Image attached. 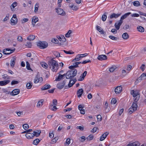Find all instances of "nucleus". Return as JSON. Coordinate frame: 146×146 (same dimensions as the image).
Listing matches in <instances>:
<instances>
[{
  "mask_svg": "<svg viewBox=\"0 0 146 146\" xmlns=\"http://www.w3.org/2000/svg\"><path fill=\"white\" fill-rule=\"evenodd\" d=\"M2 78L4 79H8L9 77L6 74H4L2 75Z\"/></svg>",
  "mask_w": 146,
  "mask_h": 146,
  "instance_id": "603ef678",
  "label": "nucleus"
},
{
  "mask_svg": "<svg viewBox=\"0 0 146 146\" xmlns=\"http://www.w3.org/2000/svg\"><path fill=\"white\" fill-rule=\"evenodd\" d=\"M64 52L66 54H73L74 53V52H72V51H67L65 50H63Z\"/></svg>",
  "mask_w": 146,
  "mask_h": 146,
  "instance_id": "4d7b16f0",
  "label": "nucleus"
},
{
  "mask_svg": "<svg viewBox=\"0 0 146 146\" xmlns=\"http://www.w3.org/2000/svg\"><path fill=\"white\" fill-rule=\"evenodd\" d=\"M122 88L121 86L117 87L114 89V92L116 94H118L120 93L122 91Z\"/></svg>",
  "mask_w": 146,
  "mask_h": 146,
  "instance_id": "9b49d317",
  "label": "nucleus"
},
{
  "mask_svg": "<svg viewBox=\"0 0 146 146\" xmlns=\"http://www.w3.org/2000/svg\"><path fill=\"white\" fill-rule=\"evenodd\" d=\"M38 17H37L34 16L32 19V25L33 27H34L36 23L38 22Z\"/></svg>",
  "mask_w": 146,
  "mask_h": 146,
  "instance_id": "412c9836",
  "label": "nucleus"
},
{
  "mask_svg": "<svg viewBox=\"0 0 146 146\" xmlns=\"http://www.w3.org/2000/svg\"><path fill=\"white\" fill-rule=\"evenodd\" d=\"M98 128L96 127H94L91 131V132H92L93 133L96 132Z\"/></svg>",
  "mask_w": 146,
  "mask_h": 146,
  "instance_id": "052dcab7",
  "label": "nucleus"
},
{
  "mask_svg": "<svg viewBox=\"0 0 146 146\" xmlns=\"http://www.w3.org/2000/svg\"><path fill=\"white\" fill-rule=\"evenodd\" d=\"M97 58L100 60L102 61L106 60L107 59V57L105 55L102 54L98 56Z\"/></svg>",
  "mask_w": 146,
  "mask_h": 146,
  "instance_id": "9d476101",
  "label": "nucleus"
},
{
  "mask_svg": "<svg viewBox=\"0 0 146 146\" xmlns=\"http://www.w3.org/2000/svg\"><path fill=\"white\" fill-rule=\"evenodd\" d=\"M117 100L113 98L112 99L111 103L113 104H115Z\"/></svg>",
  "mask_w": 146,
  "mask_h": 146,
  "instance_id": "338daca9",
  "label": "nucleus"
},
{
  "mask_svg": "<svg viewBox=\"0 0 146 146\" xmlns=\"http://www.w3.org/2000/svg\"><path fill=\"white\" fill-rule=\"evenodd\" d=\"M141 76L143 79V80L145 79L146 78V74L145 73H143L141 75Z\"/></svg>",
  "mask_w": 146,
  "mask_h": 146,
  "instance_id": "bf43d9fd",
  "label": "nucleus"
},
{
  "mask_svg": "<svg viewBox=\"0 0 146 146\" xmlns=\"http://www.w3.org/2000/svg\"><path fill=\"white\" fill-rule=\"evenodd\" d=\"M109 133L108 132H106L103 134L100 138V141L104 140L106 137L109 134Z\"/></svg>",
  "mask_w": 146,
  "mask_h": 146,
  "instance_id": "aec40b11",
  "label": "nucleus"
},
{
  "mask_svg": "<svg viewBox=\"0 0 146 146\" xmlns=\"http://www.w3.org/2000/svg\"><path fill=\"white\" fill-rule=\"evenodd\" d=\"M32 86V82H30L27 83L26 84V87L28 89H30Z\"/></svg>",
  "mask_w": 146,
  "mask_h": 146,
  "instance_id": "2f4dec72",
  "label": "nucleus"
},
{
  "mask_svg": "<svg viewBox=\"0 0 146 146\" xmlns=\"http://www.w3.org/2000/svg\"><path fill=\"white\" fill-rule=\"evenodd\" d=\"M51 86L49 84H46L42 86L41 89L42 90H44L49 89L50 88Z\"/></svg>",
  "mask_w": 146,
  "mask_h": 146,
  "instance_id": "5701e85b",
  "label": "nucleus"
},
{
  "mask_svg": "<svg viewBox=\"0 0 146 146\" xmlns=\"http://www.w3.org/2000/svg\"><path fill=\"white\" fill-rule=\"evenodd\" d=\"M57 104V100L56 99H54L52 101V104L50 105V109L52 111H56L57 109L56 108Z\"/></svg>",
  "mask_w": 146,
  "mask_h": 146,
  "instance_id": "20e7f679",
  "label": "nucleus"
},
{
  "mask_svg": "<svg viewBox=\"0 0 146 146\" xmlns=\"http://www.w3.org/2000/svg\"><path fill=\"white\" fill-rule=\"evenodd\" d=\"M51 41L52 42L55 44H57L59 42L58 39L56 38H52L51 40Z\"/></svg>",
  "mask_w": 146,
  "mask_h": 146,
  "instance_id": "de8ad7c7",
  "label": "nucleus"
},
{
  "mask_svg": "<svg viewBox=\"0 0 146 146\" xmlns=\"http://www.w3.org/2000/svg\"><path fill=\"white\" fill-rule=\"evenodd\" d=\"M28 48H30L32 46V43L30 42H28L25 45Z\"/></svg>",
  "mask_w": 146,
  "mask_h": 146,
  "instance_id": "6e6d98bb",
  "label": "nucleus"
},
{
  "mask_svg": "<svg viewBox=\"0 0 146 146\" xmlns=\"http://www.w3.org/2000/svg\"><path fill=\"white\" fill-rule=\"evenodd\" d=\"M23 127L25 129H27L29 127V126L27 124H25L23 125Z\"/></svg>",
  "mask_w": 146,
  "mask_h": 146,
  "instance_id": "13d9d810",
  "label": "nucleus"
},
{
  "mask_svg": "<svg viewBox=\"0 0 146 146\" xmlns=\"http://www.w3.org/2000/svg\"><path fill=\"white\" fill-rule=\"evenodd\" d=\"M48 64L49 68L52 71L55 72L57 71L58 68L57 62L52 58L48 61Z\"/></svg>",
  "mask_w": 146,
  "mask_h": 146,
  "instance_id": "f257e3e1",
  "label": "nucleus"
},
{
  "mask_svg": "<svg viewBox=\"0 0 146 146\" xmlns=\"http://www.w3.org/2000/svg\"><path fill=\"white\" fill-rule=\"evenodd\" d=\"M91 62V60H85L83 62H81L82 64H85L87 63L90 62Z\"/></svg>",
  "mask_w": 146,
  "mask_h": 146,
  "instance_id": "69168bd1",
  "label": "nucleus"
},
{
  "mask_svg": "<svg viewBox=\"0 0 146 146\" xmlns=\"http://www.w3.org/2000/svg\"><path fill=\"white\" fill-rule=\"evenodd\" d=\"M10 81V80H8L3 81H1V86L5 85L9 83Z\"/></svg>",
  "mask_w": 146,
  "mask_h": 146,
  "instance_id": "cd10ccee",
  "label": "nucleus"
},
{
  "mask_svg": "<svg viewBox=\"0 0 146 146\" xmlns=\"http://www.w3.org/2000/svg\"><path fill=\"white\" fill-rule=\"evenodd\" d=\"M35 36L34 35H30L27 37V40L29 41H32L35 38Z\"/></svg>",
  "mask_w": 146,
  "mask_h": 146,
  "instance_id": "c756f323",
  "label": "nucleus"
},
{
  "mask_svg": "<svg viewBox=\"0 0 146 146\" xmlns=\"http://www.w3.org/2000/svg\"><path fill=\"white\" fill-rule=\"evenodd\" d=\"M83 58V56L80 55V54H78L76 57L75 58L73 59L72 61L75 62L80 60L81 58Z\"/></svg>",
  "mask_w": 146,
  "mask_h": 146,
  "instance_id": "4be33fe9",
  "label": "nucleus"
},
{
  "mask_svg": "<svg viewBox=\"0 0 146 146\" xmlns=\"http://www.w3.org/2000/svg\"><path fill=\"white\" fill-rule=\"evenodd\" d=\"M66 82V80H65L62 82H59L57 85V88L60 90L62 89L65 86Z\"/></svg>",
  "mask_w": 146,
  "mask_h": 146,
  "instance_id": "0eeeda50",
  "label": "nucleus"
},
{
  "mask_svg": "<svg viewBox=\"0 0 146 146\" xmlns=\"http://www.w3.org/2000/svg\"><path fill=\"white\" fill-rule=\"evenodd\" d=\"M40 140L38 139H36L34 140L33 144L35 145H37L40 142Z\"/></svg>",
  "mask_w": 146,
  "mask_h": 146,
  "instance_id": "f704fd0d",
  "label": "nucleus"
},
{
  "mask_svg": "<svg viewBox=\"0 0 146 146\" xmlns=\"http://www.w3.org/2000/svg\"><path fill=\"white\" fill-rule=\"evenodd\" d=\"M122 37L124 39H127L129 38V35L127 33H124L123 34Z\"/></svg>",
  "mask_w": 146,
  "mask_h": 146,
  "instance_id": "7c9ffc66",
  "label": "nucleus"
},
{
  "mask_svg": "<svg viewBox=\"0 0 146 146\" xmlns=\"http://www.w3.org/2000/svg\"><path fill=\"white\" fill-rule=\"evenodd\" d=\"M41 133V131L40 130H36L35 131H33V133L34 135V137L35 136L38 137L40 135Z\"/></svg>",
  "mask_w": 146,
  "mask_h": 146,
  "instance_id": "a211bd4d",
  "label": "nucleus"
},
{
  "mask_svg": "<svg viewBox=\"0 0 146 146\" xmlns=\"http://www.w3.org/2000/svg\"><path fill=\"white\" fill-rule=\"evenodd\" d=\"M131 13L130 12H128L125 13L124 15H123L121 17L120 20L123 21V20L126 18Z\"/></svg>",
  "mask_w": 146,
  "mask_h": 146,
  "instance_id": "b1692460",
  "label": "nucleus"
},
{
  "mask_svg": "<svg viewBox=\"0 0 146 146\" xmlns=\"http://www.w3.org/2000/svg\"><path fill=\"white\" fill-rule=\"evenodd\" d=\"M84 91L82 89H80L77 91V96L78 97H81L82 94L83 92Z\"/></svg>",
  "mask_w": 146,
  "mask_h": 146,
  "instance_id": "a878e982",
  "label": "nucleus"
},
{
  "mask_svg": "<svg viewBox=\"0 0 146 146\" xmlns=\"http://www.w3.org/2000/svg\"><path fill=\"white\" fill-rule=\"evenodd\" d=\"M25 136L28 139H33L34 137V135L32 133H27L25 134Z\"/></svg>",
  "mask_w": 146,
  "mask_h": 146,
  "instance_id": "6ab92c4d",
  "label": "nucleus"
},
{
  "mask_svg": "<svg viewBox=\"0 0 146 146\" xmlns=\"http://www.w3.org/2000/svg\"><path fill=\"white\" fill-rule=\"evenodd\" d=\"M94 137V136L93 135L91 134L89 135L86 138V139L87 140L90 141L92 140Z\"/></svg>",
  "mask_w": 146,
  "mask_h": 146,
  "instance_id": "79ce46f5",
  "label": "nucleus"
},
{
  "mask_svg": "<svg viewBox=\"0 0 146 146\" xmlns=\"http://www.w3.org/2000/svg\"><path fill=\"white\" fill-rule=\"evenodd\" d=\"M108 103L106 102L105 103V104H104V108H105L106 111V112H108L109 111V110H107V109L108 108Z\"/></svg>",
  "mask_w": 146,
  "mask_h": 146,
  "instance_id": "864d4df0",
  "label": "nucleus"
},
{
  "mask_svg": "<svg viewBox=\"0 0 146 146\" xmlns=\"http://www.w3.org/2000/svg\"><path fill=\"white\" fill-rule=\"evenodd\" d=\"M137 29L138 31L141 32H143L144 31V28L141 26L137 27Z\"/></svg>",
  "mask_w": 146,
  "mask_h": 146,
  "instance_id": "473e14b6",
  "label": "nucleus"
},
{
  "mask_svg": "<svg viewBox=\"0 0 146 146\" xmlns=\"http://www.w3.org/2000/svg\"><path fill=\"white\" fill-rule=\"evenodd\" d=\"M96 29L101 34H103L104 33V31L101 27L97 26L96 27Z\"/></svg>",
  "mask_w": 146,
  "mask_h": 146,
  "instance_id": "c85d7f7f",
  "label": "nucleus"
},
{
  "mask_svg": "<svg viewBox=\"0 0 146 146\" xmlns=\"http://www.w3.org/2000/svg\"><path fill=\"white\" fill-rule=\"evenodd\" d=\"M20 92V90L19 89H15L13 90L11 93V95L12 96H15L18 94Z\"/></svg>",
  "mask_w": 146,
  "mask_h": 146,
  "instance_id": "dca6fc26",
  "label": "nucleus"
},
{
  "mask_svg": "<svg viewBox=\"0 0 146 146\" xmlns=\"http://www.w3.org/2000/svg\"><path fill=\"white\" fill-rule=\"evenodd\" d=\"M81 62H74L73 63V65H75V67L76 68L78 67V65L81 63Z\"/></svg>",
  "mask_w": 146,
  "mask_h": 146,
  "instance_id": "09e8293b",
  "label": "nucleus"
},
{
  "mask_svg": "<svg viewBox=\"0 0 146 146\" xmlns=\"http://www.w3.org/2000/svg\"><path fill=\"white\" fill-rule=\"evenodd\" d=\"M121 14V13L117 14L115 13H113L110 16V18L111 19H112L113 18L116 19L120 16Z\"/></svg>",
  "mask_w": 146,
  "mask_h": 146,
  "instance_id": "2eb2a0df",
  "label": "nucleus"
},
{
  "mask_svg": "<svg viewBox=\"0 0 146 146\" xmlns=\"http://www.w3.org/2000/svg\"><path fill=\"white\" fill-rule=\"evenodd\" d=\"M15 50V48L13 49H11L9 48H5L3 50V52L6 55H9L14 52Z\"/></svg>",
  "mask_w": 146,
  "mask_h": 146,
  "instance_id": "39448f33",
  "label": "nucleus"
},
{
  "mask_svg": "<svg viewBox=\"0 0 146 146\" xmlns=\"http://www.w3.org/2000/svg\"><path fill=\"white\" fill-rule=\"evenodd\" d=\"M123 22V21H121L120 20L118 23H115V26L117 30H118L119 29L120 26L122 24Z\"/></svg>",
  "mask_w": 146,
  "mask_h": 146,
  "instance_id": "f3484780",
  "label": "nucleus"
},
{
  "mask_svg": "<svg viewBox=\"0 0 146 146\" xmlns=\"http://www.w3.org/2000/svg\"><path fill=\"white\" fill-rule=\"evenodd\" d=\"M131 93L132 94H137L138 95H140L139 93V91L137 90H133L131 91Z\"/></svg>",
  "mask_w": 146,
  "mask_h": 146,
  "instance_id": "37998d69",
  "label": "nucleus"
},
{
  "mask_svg": "<svg viewBox=\"0 0 146 146\" xmlns=\"http://www.w3.org/2000/svg\"><path fill=\"white\" fill-rule=\"evenodd\" d=\"M17 3L16 2H15L13 3L11 6V9L13 8H14L15 7L17 6Z\"/></svg>",
  "mask_w": 146,
  "mask_h": 146,
  "instance_id": "a19ab883",
  "label": "nucleus"
},
{
  "mask_svg": "<svg viewBox=\"0 0 146 146\" xmlns=\"http://www.w3.org/2000/svg\"><path fill=\"white\" fill-rule=\"evenodd\" d=\"M87 73V72L86 71H85L84 72V73H83L81 76H82L83 78H84L85 76H86Z\"/></svg>",
  "mask_w": 146,
  "mask_h": 146,
  "instance_id": "680f3d73",
  "label": "nucleus"
},
{
  "mask_svg": "<svg viewBox=\"0 0 146 146\" xmlns=\"http://www.w3.org/2000/svg\"><path fill=\"white\" fill-rule=\"evenodd\" d=\"M18 40L20 42H22L23 40V38L21 36H19L17 38Z\"/></svg>",
  "mask_w": 146,
  "mask_h": 146,
  "instance_id": "774afa93",
  "label": "nucleus"
},
{
  "mask_svg": "<svg viewBox=\"0 0 146 146\" xmlns=\"http://www.w3.org/2000/svg\"><path fill=\"white\" fill-rule=\"evenodd\" d=\"M16 58H17L16 56H14L12 57L11 60L10 65L12 67H13L15 64Z\"/></svg>",
  "mask_w": 146,
  "mask_h": 146,
  "instance_id": "f8f14e48",
  "label": "nucleus"
},
{
  "mask_svg": "<svg viewBox=\"0 0 146 146\" xmlns=\"http://www.w3.org/2000/svg\"><path fill=\"white\" fill-rule=\"evenodd\" d=\"M39 4L38 3L36 4L35 7V12L36 13L38 10V9L39 7Z\"/></svg>",
  "mask_w": 146,
  "mask_h": 146,
  "instance_id": "ea45409f",
  "label": "nucleus"
},
{
  "mask_svg": "<svg viewBox=\"0 0 146 146\" xmlns=\"http://www.w3.org/2000/svg\"><path fill=\"white\" fill-rule=\"evenodd\" d=\"M70 9L74 11H77L79 9V8L76 5L74 4H71L69 6Z\"/></svg>",
  "mask_w": 146,
  "mask_h": 146,
  "instance_id": "4468645a",
  "label": "nucleus"
},
{
  "mask_svg": "<svg viewBox=\"0 0 146 146\" xmlns=\"http://www.w3.org/2000/svg\"><path fill=\"white\" fill-rule=\"evenodd\" d=\"M109 37L112 39V40H118L119 39V38L118 37H115L114 36H112V35H110L109 36Z\"/></svg>",
  "mask_w": 146,
  "mask_h": 146,
  "instance_id": "72a5a7b5",
  "label": "nucleus"
},
{
  "mask_svg": "<svg viewBox=\"0 0 146 146\" xmlns=\"http://www.w3.org/2000/svg\"><path fill=\"white\" fill-rule=\"evenodd\" d=\"M41 65L42 67L44 68H48V66L47 64L45 62H42L41 63Z\"/></svg>",
  "mask_w": 146,
  "mask_h": 146,
  "instance_id": "e433bc0d",
  "label": "nucleus"
},
{
  "mask_svg": "<svg viewBox=\"0 0 146 146\" xmlns=\"http://www.w3.org/2000/svg\"><path fill=\"white\" fill-rule=\"evenodd\" d=\"M76 81V78L72 80V79H70L68 86L66 85L65 86L64 88L65 89H67L71 87L75 83Z\"/></svg>",
  "mask_w": 146,
  "mask_h": 146,
  "instance_id": "423d86ee",
  "label": "nucleus"
},
{
  "mask_svg": "<svg viewBox=\"0 0 146 146\" xmlns=\"http://www.w3.org/2000/svg\"><path fill=\"white\" fill-rule=\"evenodd\" d=\"M37 45L41 49H44L48 46V44L45 41H39L37 42Z\"/></svg>",
  "mask_w": 146,
  "mask_h": 146,
  "instance_id": "7ed1b4c3",
  "label": "nucleus"
},
{
  "mask_svg": "<svg viewBox=\"0 0 146 146\" xmlns=\"http://www.w3.org/2000/svg\"><path fill=\"white\" fill-rule=\"evenodd\" d=\"M26 68L28 70H31V68H30V66L29 63L28 62H26Z\"/></svg>",
  "mask_w": 146,
  "mask_h": 146,
  "instance_id": "49530a36",
  "label": "nucleus"
},
{
  "mask_svg": "<svg viewBox=\"0 0 146 146\" xmlns=\"http://www.w3.org/2000/svg\"><path fill=\"white\" fill-rule=\"evenodd\" d=\"M77 70L76 69L70 70L67 72L66 79H72L77 74Z\"/></svg>",
  "mask_w": 146,
  "mask_h": 146,
  "instance_id": "f03ea898",
  "label": "nucleus"
},
{
  "mask_svg": "<svg viewBox=\"0 0 146 146\" xmlns=\"http://www.w3.org/2000/svg\"><path fill=\"white\" fill-rule=\"evenodd\" d=\"M43 102V101L42 100H41V101H38L37 104V106L38 107H41L42 106Z\"/></svg>",
  "mask_w": 146,
  "mask_h": 146,
  "instance_id": "4c0bfd02",
  "label": "nucleus"
},
{
  "mask_svg": "<svg viewBox=\"0 0 146 146\" xmlns=\"http://www.w3.org/2000/svg\"><path fill=\"white\" fill-rule=\"evenodd\" d=\"M131 95H133V96L134 97V101L135 102H137L139 100V99L140 98V95H138L137 94H132L131 93Z\"/></svg>",
  "mask_w": 146,
  "mask_h": 146,
  "instance_id": "ddd939ff",
  "label": "nucleus"
},
{
  "mask_svg": "<svg viewBox=\"0 0 146 146\" xmlns=\"http://www.w3.org/2000/svg\"><path fill=\"white\" fill-rule=\"evenodd\" d=\"M97 119L98 121H100L102 119V117L101 115H99L97 116Z\"/></svg>",
  "mask_w": 146,
  "mask_h": 146,
  "instance_id": "e2e57ef3",
  "label": "nucleus"
},
{
  "mask_svg": "<svg viewBox=\"0 0 146 146\" xmlns=\"http://www.w3.org/2000/svg\"><path fill=\"white\" fill-rule=\"evenodd\" d=\"M107 16L106 15L104 14L102 16V20L103 21H105L107 18Z\"/></svg>",
  "mask_w": 146,
  "mask_h": 146,
  "instance_id": "5fc2aeb1",
  "label": "nucleus"
},
{
  "mask_svg": "<svg viewBox=\"0 0 146 146\" xmlns=\"http://www.w3.org/2000/svg\"><path fill=\"white\" fill-rule=\"evenodd\" d=\"M72 31L71 30H69L68 32L65 34V36L66 37L68 38L70 37V35Z\"/></svg>",
  "mask_w": 146,
  "mask_h": 146,
  "instance_id": "c03bdc74",
  "label": "nucleus"
},
{
  "mask_svg": "<svg viewBox=\"0 0 146 146\" xmlns=\"http://www.w3.org/2000/svg\"><path fill=\"white\" fill-rule=\"evenodd\" d=\"M133 5L135 6L138 7L140 6L139 2L138 1H135L133 3Z\"/></svg>",
  "mask_w": 146,
  "mask_h": 146,
  "instance_id": "c9c22d12",
  "label": "nucleus"
},
{
  "mask_svg": "<svg viewBox=\"0 0 146 146\" xmlns=\"http://www.w3.org/2000/svg\"><path fill=\"white\" fill-rule=\"evenodd\" d=\"M11 23H14V25H15L17 22V19H14L12 18H11Z\"/></svg>",
  "mask_w": 146,
  "mask_h": 146,
  "instance_id": "58836bf2",
  "label": "nucleus"
},
{
  "mask_svg": "<svg viewBox=\"0 0 146 146\" xmlns=\"http://www.w3.org/2000/svg\"><path fill=\"white\" fill-rule=\"evenodd\" d=\"M43 81V78L42 77H40L38 75H36L34 80V83H37L39 82H41Z\"/></svg>",
  "mask_w": 146,
  "mask_h": 146,
  "instance_id": "6e6552de",
  "label": "nucleus"
},
{
  "mask_svg": "<svg viewBox=\"0 0 146 146\" xmlns=\"http://www.w3.org/2000/svg\"><path fill=\"white\" fill-rule=\"evenodd\" d=\"M19 82V81L13 80L11 82V85H14L16 84H17Z\"/></svg>",
  "mask_w": 146,
  "mask_h": 146,
  "instance_id": "3c124183",
  "label": "nucleus"
},
{
  "mask_svg": "<svg viewBox=\"0 0 146 146\" xmlns=\"http://www.w3.org/2000/svg\"><path fill=\"white\" fill-rule=\"evenodd\" d=\"M56 12L59 15L62 16H65L66 15V13L62 9L60 8L56 9Z\"/></svg>",
  "mask_w": 146,
  "mask_h": 146,
  "instance_id": "1a4fd4ad",
  "label": "nucleus"
},
{
  "mask_svg": "<svg viewBox=\"0 0 146 146\" xmlns=\"http://www.w3.org/2000/svg\"><path fill=\"white\" fill-rule=\"evenodd\" d=\"M62 75L61 74H59V75L58 77V78L56 79L55 80L56 81H60L63 78V77H62Z\"/></svg>",
  "mask_w": 146,
  "mask_h": 146,
  "instance_id": "a18cd8bd",
  "label": "nucleus"
},
{
  "mask_svg": "<svg viewBox=\"0 0 146 146\" xmlns=\"http://www.w3.org/2000/svg\"><path fill=\"white\" fill-rule=\"evenodd\" d=\"M137 102H133L132 105L131 107L133 109V110L134 111H135L137 109Z\"/></svg>",
  "mask_w": 146,
  "mask_h": 146,
  "instance_id": "393cba45",
  "label": "nucleus"
},
{
  "mask_svg": "<svg viewBox=\"0 0 146 146\" xmlns=\"http://www.w3.org/2000/svg\"><path fill=\"white\" fill-rule=\"evenodd\" d=\"M61 37H62V40L61 41L62 42H64L66 41V39L63 35H61Z\"/></svg>",
  "mask_w": 146,
  "mask_h": 146,
  "instance_id": "0e129e2a",
  "label": "nucleus"
},
{
  "mask_svg": "<svg viewBox=\"0 0 146 146\" xmlns=\"http://www.w3.org/2000/svg\"><path fill=\"white\" fill-rule=\"evenodd\" d=\"M140 145L138 142H135L128 144L127 146H139Z\"/></svg>",
  "mask_w": 146,
  "mask_h": 146,
  "instance_id": "bb28decb",
  "label": "nucleus"
},
{
  "mask_svg": "<svg viewBox=\"0 0 146 146\" xmlns=\"http://www.w3.org/2000/svg\"><path fill=\"white\" fill-rule=\"evenodd\" d=\"M54 54L57 57H59L61 56L60 53L57 52H54Z\"/></svg>",
  "mask_w": 146,
  "mask_h": 146,
  "instance_id": "8fccbe9b",
  "label": "nucleus"
}]
</instances>
